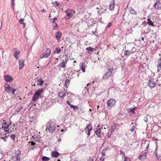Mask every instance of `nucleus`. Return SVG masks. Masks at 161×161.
I'll return each mask as SVG.
<instances>
[{
	"label": "nucleus",
	"instance_id": "nucleus-1",
	"mask_svg": "<svg viewBox=\"0 0 161 161\" xmlns=\"http://www.w3.org/2000/svg\"><path fill=\"white\" fill-rule=\"evenodd\" d=\"M21 154V151L18 150L12 156V159L14 161H19L21 159L20 156Z\"/></svg>",
	"mask_w": 161,
	"mask_h": 161
},
{
	"label": "nucleus",
	"instance_id": "nucleus-21",
	"mask_svg": "<svg viewBox=\"0 0 161 161\" xmlns=\"http://www.w3.org/2000/svg\"><path fill=\"white\" fill-rule=\"evenodd\" d=\"M51 53V50L50 49L48 48H47L46 49V53L45 54L46 55V58L48 57Z\"/></svg>",
	"mask_w": 161,
	"mask_h": 161
},
{
	"label": "nucleus",
	"instance_id": "nucleus-57",
	"mask_svg": "<svg viewBox=\"0 0 161 161\" xmlns=\"http://www.w3.org/2000/svg\"><path fill=\"white\" fill-rule=\"evenodd\" d=\"M99 108V106H97V109H98V108Z\"/></svg>",
	"mask_w": 161,
	"mask_h": 161
},
{
	"label": "nucleus",
	"instance_id": "nucleus-46",
	"mask_svg": "<svg viewBox=\"0 0 161 161\" xmlns=\"http://www.w3.org/2000/svg\"><path fill=\"white\" fill-rule=\"evenodd\" d=\"M55 24H56V25H54L53 27V29H54V30H57L58 28V25H57L56 24V23H55Z\"/></svg>",
	"mask_w": 161,
	"mask_h": 161
},
{
	"label": "nucleus",
	"instance_id": "nucleus-53",
	"mask_svg": "<svg viewBox=\"0 0 161 161\" xmlns=\"http://www.w3.org/2000/svg\"><path fill=\"white\" fill-rule=\"evenodd\" d=\"M131 112H132V113H133V114H134L135 113V111H134V108H133V109H131Z\"/></svg>",
	"mask_w": 161,
	"mask_h": 161
},
{
	"label": "nucleus",
	"instance_id": "nucleus-16",
	"mask_svg": "<svg viewBox=\"0 0 161 161\" xmlns=\"http://www.w3.org/2000/svg\"><path fill=\"white\" fill-rule=\"evenodd\" d=\"M55 129V125L54 124L52 123H50L49 128H48V130L50 132L52 133L53 131Z\"/></svg>",
	"mask_w": 161,
	"mask_h": 161
},
{
	"label": "nucleus",
	"instance_id": "nucleus-58",
	"mask_svg": "<svg viewBox=\"0 0 161 161\" xmlns=\"http://www.w3.org/2000/svg\"><path fill=\"white\" fill-rule=\"evenodd\" d=\"M108 137L110 138L111 137L110 136H108Z\"/></svg>",
	"mask_w": 161,
	"mask_h": 161
},
{
	"label": "nucleus",
	"instance_id": "nucleus-27",
	"mask_svg": "<svg viewBox=\"0 0 161 161\" xmlns=\"http://www.w3.org/2000/svg\"><path fill=\"white\" fill-rule=\"evenodd\" d=\"M66 95V93L65 92H61L58 93L59 96L61 98H64L65 96Z\"/></svg>",
	"mask_w": 161,
	"mask_h": 161
},
{
	"label": "nucleus",
	"instance_id": "nucleus-51",
	"mask_svg": "<svg viewBox=\"0 0 161 161\" xmlns=\"http://www.w3.org/2000/svg\"><path fill=\"white\" fill-rule=\"evenodd\" d=\"M120 153L121 154H122L123 155H125V152L122 151H120Z\"/></svg>",
	"mask_w": 161,
	"mask_h": 161
},
{
	"label": "nucleus",
	"instance_id": "nucleus-28",
	"mask_svg": "<svg viewBox=\"0 0 161 161\" xmlns=\"http://www.w3.org/2000/svg\"><path fill=\"white\" fill-rule=\"evenodd\" d=\"M147 23L149 25H150L152 26H154L153 23L150 20V19H147Z\"/></svg>",
	"mask_w": 161,
	"mask_h": 161
},
{
	"label": "nucleus",
	"instance_id": "nucleus-12",
	"mask_svg": "<svg viewBox=\"0 0 161 161\" xmlns=\"http://www.w3.org/2000/svg\"><path fill=\"white\" fill-rule=\"evenodd\" d=\"M101 127L100 125H98L97 127L96 131L95 132V133H96V135H97V137L99 138L101 137Z\"/></svg>",
	"mask_w": 161,
	"mask_h": 161
},
{
	"label": "nucleus",
	"instance_id": "nucleus-38",
	"mask_svg": "<svg viewBox=\"0 0 161 161\" xmlns=\"http://www.w3.org/2000/svg\"><path fill=\"white\" fill-rule=\"evenodd\" d=\"M53 5H54V7L58 6V5H59V4L58 3V2L55 1L54 2Z\"/></svg>",
	"mask_w": 161,
	"mask_h": 161
},
{
	"label": "nucleus",
	"instance_id": "nucleus-14",
	"mask_svg": "<svg viewBox=\"0 0 161 161\" xmlns=\"http://www.w3.org/2000/svg\"><path fill=\"white\" fill-rule=\"evenodd\" d=\"M16 50V48H14L13 49V51L14 52V55L16 59H18V56L20 54V51L19 50H17L15 52Z\"/></svg>",
	"mask_w": 161,
	"mask_h": 161
},
{
	"label": "nucleus",
	"instance_id": "nucleus-54",
	"mask_svg": "<svg viewBox=\"0 0 161 161\" xmlns=\"http://www.w3.org/2000/svg\"><path fill=\"white\" fill-rule=\"evenodd\" d=\"M144 38L143 37H142V38H141V40H142V41H144Z\"/></svg>",
	"mask_w": 161,
	"mask_h": 161
},
{
	"label": "nucleus",
	"instance_id": "nucleus-52",
	"mask_svg": "<svg viewBox=\"0 0 161 161\" xmlns=\"http://www.w3.org/2000/svg\"><path fill=\"white\" fill-rule=\"evenodd\" d=\"M72 94L71 92H68L67 93V96H68L69 97V96H70Z\"/></svg>",
	"mask_w": 161,
	"mask_h": 161
},
{
	"label": "nucleus",
	"instance_id": "nucleus-10",
	"mask_svg": "<svg viewBox=\"0 0 161 161\" xmlns=\"http://www.w3.org/2000/svg\"><path fill=\"white\" fill-rule=\"evenodd\" d=\"M63 57L64 58V59H63V62H62L60 65L59 66L61 67L64 68L66 65V63L68 59V58L66 55H64Z\"/></svg>",
	"mask_w": 161,
	"mask_h": 161
},
{
	"label": "nucleus",
	"instance_id": "nucleus-31",
	"mask_svg": "<svg viewBox=\"0 0 161 161\" xmlns=\"http://www.w3.org/2000/svg\"><path fill=\"white\" fill-rule=\"evenodd\" d=\"M42 159V161H48L50 159V158L46 156H43Z\"/></svg>",
	"mask_w": 161,
	"mask_h": 161
},
{
	"label": "nucleus",
	"instance_id": "nucleus-44",
	"mask_svg": "<svg viewBox=\"0 0 161 161\" xmlns=\"http://www.w3.org/2000/svg\"><path fill=\"white\" fill-rule=\"evenodd\" d=\"M105 158V157L103 156H102L100 158V159L101 161H104V159Z\"/></svg>",
	"mask_w": 161,
	"mask_h": 161
},
{
	"label": "nucleus",
	"instance_id": "nucleus-6",
	"mask_svg": "<svg viewBox=\"0 0 161 161\" xmlns=\"http://www.w3.org/2000/svg\"><path fill=\"white\" fill-rule=\"evenodd\" d=\"M43 91V89H42L36 91L32 97V101H36L40 96L41 93Z\"/></svg>",
	"mask_w": 161,
	"mask_h": 161
},
{
	"label": "nucleus",
	"instance_id": "nucleus-36",
	"mask_svg": "<svg viewBox=\"0 0 161 161\" xmlns=\"http://www.w3.org/2000/svg\"><path fill=\"white\" fill-rule=\"evenodd\" d=\"M158 72L161 69V62L158 65Z\"/></svg>",
	"mask_w": 161,
	"mask_h": 161
},
{
	"label": "nucleus",
	"instance_id": "nucleus-35",
	"mask_svg": "<svg viewBox=\"0 0 161 161\" xmlns=\"http://www.w3.org/2000/svg\"><path fill=\"white\" fill-rule=\"evenodd\" d=\"M86 49L87 51H93L94 50V48L91 47H87Z\"/></svg>",
	"mask_w": 161,
	"mask_h": 161
},
{
	"label": "nucleus",
	"instance_id": "nucleus-17",
	"mask_svg": "<svg viewBox=\"0 0 161 161\" xmlns=\"http://www.w3.org/2000/svg\"><path fill=\"white\" fill-rule=\"evenodd\" d=\"M80 68L82 70L83 72H85V69L86 67L87 66L83 62H81L79 64Z\"/></svg>",
	"mask_w": 161,
	"mask_h": 161
},
{
	"label": "nucleus",
	"instance_id": "nucleus-40",
	"mask_svg": "<svg viewBox=\"0 0 161 161\" xmlns=\"http://www.w3.org/2000/svg\"><path fill=\"white\" fill-rule=\"evenodd\" d=\"M10 137L13 139L14 141V140L15 138V136L14 134H11L10 136Z\"/></svg>",
	"mask_w": 161,
	"mask_h": 161
},
{
	"label": "nucleus",
	"instance_id": "nucleus-33",
	"mask_svg": "<svg viewBox=\"0 0 161 161\" xmlns=\"http://www.w3.org/2000/svg\"><path fill=\"white\" fill-rule=\"evenodd\" d=\"M130 12L133 14H136V13L133 9L131 8L130 10Z\"/></svg>",
	"mask_w": 161,
	"mask_h": 161
},
{
	"label": "nucleus",
	"instance_id": "nucleus-45",
	"mask_svg": "<svg viewBox=\"0 0 161 161\" xmlns=\"http://www.w3.org/2000/svg\"><path fill=\"white\" fill-rule=\"evenodd\" d=\"M124 158L125 159L124 161H130V159L129 158L126 157H125Z\"/></svg>",
	"mask_w": 161,
	"mask_h": 161
},
{
	"label": "nucleus",
	"instance_id": "nucleus-24",
	"mask_svg": "<svg viewBox=\"0 0 161 161\" xmlns=\"http://www.w3.org/2000/svg\"><path fill=\"white\" fill-rule=\"evenodd\" d=\"M109 150V149L108 147H106L103 149L101 152L102 156L105 157L106 153L107 151Z\"/></svg>",
	"mask_w": 161,
	"mask_h": 161
},
{
	"label": "nucleus",
	"instance_id": "nucleus-48",
	"mask_svg": "<svg viewBox=\"0 0 161 161\" xmlns=\"http://www.w3.org/2000/svg\"><path fill=\"white\" fill-rule=\"evenodd\" d=\"M66 102L70 106V107H71V106L72 105L68 101H66Z\"/></svg>",
	"mask_w": 161,
	"mask_h": 161
},
{
	"label": "nucleus",
	"instance_id": "nucleus-13",
	"mask_svg": "<svg viewBox=\"0 0 161 161\" xmlns=\"http://www.w3.org/2000/svg\"><path fill=\"white\" fill-rule=\"evenodd\" d=\"M153 7L158 10L161 9V4L159 0H156Z\"/></svg>",
	"mask_w": 161,
	"mask_h": 161
},
{
	"label": "nucleus",
	"instance_id": "nucleus-7",
	"mask_svg": "<svg viewBox=\"0 0 161 161\" xmlns=\"http://www.w3.org/2000/svg\"><path fill=\"white\" fill-rule=\"evenodd\" d=\"M116 102V101L113 98L110 99L107 101V104L109 109L115 106Z\"/></svg>",
	"mask_w": 161,
	"mask_h": 161
},
{
	"label": "nucleus",
	"instance_id": "nucleus-30",
	"mask_svg": "<svg viewBox=\"0 0 161 161\" xmlns=\"http://www.w3.org/2000/svg\"><path fill=\"white\" fill-rule=\"evenodd\" d=\"M69 79H66L65 80V81L64 84V86H65L66 88L68 87V86L69 85Z\"/></svg>",
	"mask_w": 161,
	"mask_h": 161
},
{
	"label": "nucleus",
	"instance_id": "nucleus-5",
	"mask_svg": "<svg viewBox=\"0 0 161 161\" xmlns=\"http://www.w3.org/2000/svg\"><path fill=\"white\" fill-rule=\"evenodd\" d=\"M113 70V68H109L103 75L102 79L105 80L108 79L112 75Z\"/></svg>",
	"mask_w": 161,
	"mask_h": 161
},
{
	"label": "nucleus",
	"instance_id": "nucleus-64",
	"mask_svg": "<svg viewBox=\"0 0 161 161\" xmlns=\"http://www.w3.org/2000/svg\"><path fill=\"white\" fill-rule=\"evenodd\" d=\"M74 161H78L77 160H75Z\"/></svg>",
	"mask_w": 161,
	"mask_h": 161
},
{
	"label": "nucleus",
	"instance_id": "nucleus-4",
	"mask_svg": "<svg viewBox=\"0 0 161 161\" xmlns=\"http://www.w3.org/2000/svg\"><path fill=\"white\" fill-rule=\"evenodd\" d=\"M156 82L157 80L153 77L149 80L148 83V86L150 88H154L155 86Z\"/></svg>",
	"mask_w": 161,
	"mask_h": 161
},
{
	"label": "nucleus",
	"instance_id": "nucleus-43",
	"mask_svg": "<svg viewBox=\"0 0 161 161\" xmlns=\"http://www.w3.org/2000/svg\"><path fill=\"white\" fill-rule=\"evenodd\" d=\"M135 128V126L134 125H133L132 127L130 129V131H131V132H133Z\"/></svg>",
	"mask_w": 161,
	"mask_h": 161
},
{
	"label": "nucleus",
	"instance_id": "nucleus-42",
	"mask_svg": "<svg viewBox=\"0 0 161 161\" xmlns=\"http://www.w3.org/2000/svg\"><path fill=\"white\" fill-rule=\"evenodd\" d=\"M45 55H46L45 54H44V53H42L41 55L40 56V58H46V56Z\"/></svg>",
	"mask_w": 161,
	"mask_h": 161
},
{
	"label": "nucleus",
	"instance_id": "nucleus-61",
	"mask_svg": "<svg viewBox=\"0 0 161 161\" xmlns=\"http://www.w3.org/2000/svg\"><path fill=\"white\" fill-rule=\"evenodd\" d=\"M89 111H91L92 110H91V109H89Z\"/></svg>",
	"mask_w": 161,
	"mask_h": 161
},
{
	"label": "nucleus",
	"instance_id": "nucleus-29",
	"mask_svg": "<svg viewBox=\"0 0 161 161\" xmlns=\"http://www.w3.org/2000/svg\"><path fill=\"white\" fill-rule=\"evenodd\" d=\"M61 51V50L59 47H57L55 48L54 53L58 54L60 53Z\"/></svg>",
	"mask_w": 161,
	"mask_h": 161
},
{
	"label": "nucleus",
	"instance_id": "nucleus-20",
	"mask_svg": "<svg viewBox=\"0 0 161 161\" xmlns=\"http://www.w3.org/2000/svg\"><path fill=\"white\" fill-rule=\"evenodd\" d=\"M117 125H119V124L115 123L113 125H112L110 129V132L111 133H113L114 131L116 129Z\"/></svg>",
	"mask_w": 161,
	"mask_h": 161
},
{
	"label": "nucleus",
	"instance_id": "nucleus-49",
	"mask_svg": "<svg viewBox=\"0 0 161 161\" xmlns=\"http://www.w3.org/2000/svg\"><path fill=\"white\" fill-rule=\"evenodd\" d=\"M87 161H93V159L92 158H89Z\"/></svg>",
	"mask_w": 161,
	"mask_h": 161
},
{
	"label": "nucleus",
	"instance_id": "nucleus-47",
	"mask_svg": "<svg viewBox=\"0 0 161 161\" xmlns=\"http://www.w3.org/2000/svg\"><path fill=\"white\" fill-rule=\"evenodd\" d=\"M31 143V144L32 146H34L35 145V143L33 142H29V143Z\"/></svg>",
	"mask_w": 161,
	"mask_h": 161
},
{
	"label": "nucleus",
	"instance_id": "nucleus-18",
	"mask_svg": "<svg viewBox=\"0 0 161 161\" xmlns=\"http://www.w3.org/2000/svg\"><path fill=\"white\" fill-rule=\"evenodd\" d=\"M4 80L7 82H11L13 79L12 77L9 75L4 76Z\"/></svg>",
	"mask_w": 161,
	"mask_h": 161
},
{
	"label": "nucleus",
	"instance_id": "nucleus-25",
	"mask_svg": "<svg viewBox=\"0 0 161 161\" xmlns=\"http://www.w3.org/2000/svg\"><path fill=\"white\" fill-rule=\"evenodd\" d=\"M44 81L41 78H40L37 80V85L42 86L44 83Z\"/></svg>",
	"mask_w": 161,
	"mask_h": 161
},
{
	"label": "nucleus",
	"instance_id": "nucleus-2",
	"mask_svg": "<svg viewBox=\"0 0 161 161\" xmlns=\"http://www.w3.org/2000/svg\"><path fill=\"white\" fill-rule=\"evenodd\" d=\"M5 90L8 93L14 94L16 90L11 87L8 84L4 85Z\"/></svg>",
	"mask_w": 161,
	"mask_h": 161
},
{
	"label": "nucleus",
	"instance_id": "nucleus-26",
	"mask_svg": "<svg viewBox=\"0 0 161 161\" xmlns=\"http://www.w3.org/2000/svg\"><path fill=\"white\" fill-rule=\"evenodd\" d=\"M19 69H22L24 66V63L22 60H19Z\"/></svg>",
	"mask_w": 161,
	"mask_h": 161
},
{
	"label": "nucleus",
	"instance_id": "nucleus-22",
	"mask_svg": "<svg viewBox=\"0 0 161 161\" xmlns=\"http://www.w3.org/2000/svg\"><path fill=\"white\" fill-rule=\"evenodd\" d=\"M60 155L59 153L56 151H53L51 153V156L53 157L57 158Z\"/></svg>",
	"mask_w": 161,
	"mask_h": 161
},
{
	"label": "nucleus",
	"instance_id": "nucleus-62",
	"mask_svg": "<svg viewBox=\"0 0 161 161\" xmlns=\"http://www.w3.org/2000/svg\"><path fill=\"white\" fill-rule=\"evenodd\" d=\"M104 129H106V127H104Z\"/></svg>",
	"mask_w": 161,
	"mask_h": 161
},
{
	"label": "nucleus",
	"instance_id": "nucleus-32",
	"mask_svg": "<svg viewBox=\"0 0 161 161\" xmlns=\"http://www.w3.org/2000/svg\"><path fill=\"white\" fill-rule=\"evenodd\" d=\"M133 51H125L124 54L125 55H127L130 54V53H133V52H132Z\"/></svg>",
	"mask_w": 161,
	"mask_h": 161
},
{
	"label": "nucleus",
	"instance_id": "nucleus-3",
	"mask_svg": "<svg viewBox=\"0 0 161 161\" xmlns=\"http://www.w3.org/2000/svg\"><path fill=\"white\" fill-rule=\"evenodd\" d=\"M65 13H66L65 19H67L72 18L74 16L75 12L73 9L68 8L65 11Z\"/></svg>",
	"mask_w": 161,
	"mask_h": 161
},
{
	"label": "nucleus",
	"instance_id": "nucleus-8",
	"mask_svg": "<svg viewBox=\"0 0 161 161\" xmlns=\"http://www.w3.org/2000/svg\"><path fill=\"white\" fill-rule=\"evenodd\" d=\"M92 130V126L91 123H90L87 125L85 129V131L86 133L87 134L88 136H89L91 134V132Z\"/></svg>",
	"mask_w": 161,
	"mask_h": 161
},
{
	"label": "nucleus",
	"instance_id": "nucleus-60",
	"mask_svg": "<svg viewBox=\"0 0 161 161\" xmlns=\"http://www.w3.org/2000/svg\"><path fill=\"white\" fill-rule=\"evenodd\" d=\"M58 161H61L60 160H59V159H58Z\"/></svg>",
	"mask_w": 161,
	"mask_h": 161
},
{
	"label": "nucleus",
	"instance_id": "nucleus-59",
	"mask_svg": "<svg viewBox=\"0 0 161 161\" xmlns=\"http://www.w3.org/2000/svg\"><path fill=\"white\" fill-rule=\"evenodd\" d=\"M60 140H61V139H58V141H60Z\"/></svg>",
	"mask_w": 161,
	"mask_h": 161
},
{
	"label": "nucleus",
	"instance_id": "nucleus-34",
	"mask_svg": "<svg viewBox=\"0 0 161 161\" xmlns=\"http://www.w3.org/2000/svg\"><path fill=\"white\" fill-rule=\"evenodd\" d=\"M8 138V136L7 135H5L3 137L2 136H1V138L2 139H3V140H4L5 141H6Z\"/></svg>",
	"mask_w": 161,
	"mask_h": 161
},
{
	"label": "nucleus",
	"instance_id": "nucleus-9",
	"mask_svg": "<svg viewBox=\"0 0 161 161\" xmlns=\"http://www.w3.org/2000/svg\"><path fill=\"white\" fill-rule=\"evenodd\" d=\"M8 123H7L5 122L3 123V124L2 125V127L0 128L1 129H3L5 130H8L9 131V129L8 128L9 126L11 125V122L10 121V123H8Z\"/></svg>",
	"mask_w": 161,
	"mask_h": 161
},
{
	"label": "nucleus",
	"instance_id": "nucleus-11",
	"mask_svg": "<svg viewBox=\"0 0 161 161\" xmlns=\"http://www.w3.org/2000/svg\"><path fill=\"white\" fill-rule=\"evenodd\" d=\"M138 158L140 160L142 161L144 160L147 158V153L146 152L142 153L138 156Z\"/></svg>",
	"mask_w": 161,
	"mask_h": 161
},
{
	"label": "nucleus",
	"instance_id": "nucleus-39",
	"mask_svg": "<svg viewBox=\"0 0 161 161\" xmlns=\"http://www.w3.org/2000/svg\"><path fill=\"white\" fill-rule=\"evenodd\" d=\"M24 21V19H21L19 21V23L22 25H24V23H23Z\"/></svg>",
	"mask_w": 161,
	"mask_h": 161
},
{
	"label": "nucleus",
	"instance_id": "nucleus-56",
	"mask_svg": "<svg viewBox=\"0 0 161 161\" xmlns=\"http://www.w3.org/2000/svg\"><path fill=\"white\" fill-rule=\"evenodd\" d=\"M133 49H134V50L133 51V52H135V48H134V47H133L132 48V50H133Z\"/></svg>",
	"mask_w": 161,
	"mask_h": 161
},
{
	"label": "nucleus",
	"instance_id": "nucleus-55",
	"mask_svg": "<svg viewBox=\"0 0 161 161\" xmlns=\"http://www.w3.org/2000/svg\"><path fill=\"white\" fill-rule=\"evenodd\" d=\"M23 28H24L25 27V24L24 23V25H23Z\"/></svg>",
	"mask_w": 161,
	"mask_h": 161
},
{
	"label": "nucleus",
	"instance_id": "nucleus-19",
	"mask_svg": "<svg viewBox=\"0 0 161 161\" xmlns=\"http://www.w3.org/2000/svg\"><path fill=\"white\" fill-rule=\"evenodd\" d=\"M55 35L56 38L58 42H59L60 40L62 33L60 31H57L55 32Z\"/></svg>",
	"mask_w": 161,
	"mask_h": 161
},
{
	"label": "nucleus",
	"instance_id": "nucleus-23",
	"mask_svg": "<svg viewBox=\"0 0 161 161\" xmlns=\"http://www.w3.org/2000/svg\"><path fill=\"white\" fill-rule=\"evenodd\" d=\"M115 1L114 0H113L109 5V8L110 10L113 11L114 10V7H115Z\"/></svg>",
	"mask_w": 161,
	"mask_h": 161
},
{
	"label": "nucleus",
	"instance_id": "nucleus-37",
	"mask_svg": "<svg viewBox=\"0 0 161 161\" xmlns=\"http://www.w3.org/2000/svg\"><path fill=\"white\" fill-rule=\"evenodd\" d=\"M71 108H73L75 110H78L79 109V108L76 106H74L73 105L71 106Z\"/></svg>",
	"mask_w": 161,
	"mask_h": 161
},
{
	"label": "nucleus",
	"instance_id": "nucleus-50",
	"mask_svg": "<svg viewBox=\"0 0 161 161\" xmlns=\"http://www.w3.org/2000/svg\"><path fill=\"white\" fill-rule=\"evenodd\" d=\"M57 18H54L53 19V20L52 21V22H55V21H56L57 20Z\"/></svg>",
	"mask_w": 161,
	"mask_h": 161
},
{
	"label": "nucleus",
	"instance_id": "nucleus-15",
	"mask_svg": "<svg viewBox=\"0 0 161 161\" xmlns=\"http://www.w3.org/2000/svg\"><path fill=\"white\" fill-rule=\"evenodd\" d=\"M9 133V131L8 130H5L3 129H0V135L2 136H3L5 135H6L7 134Z\"/></svg>",
	"mask_w": 161,
	"mask_h": 161
},
{
	"label": "nucleus",
	"instance_id": "nucleus-63",
	"mask_svg": "<svg viewBox=\"0 0 161 161\" xmlns=\"http://www.w3.org/2000/svg\"><path fill=\"white\" fill-rule=\"evenodd\" d=\"M76 62V61H74V63H75Z\"/></svg>",
	"mask_w": 161,
	"mask_h": 161
},
{
	"label": "nucleus",
	"instance_id": "nucleus-41",
	"mask_svg": "<svg viewBox=\"0 0 161 161\" xmlns=\"http://www.w3.org/2000/svg\"><path fill=\"white\" fill-rule=\"evenodd\" d=\"M112 25V23L111 22H109V23L108 25H107V26H106V28H109V27H110L111 25Z\"/></svg>",
	"mask_w": 161,
	"mask_h": 161
}]
</instances>
